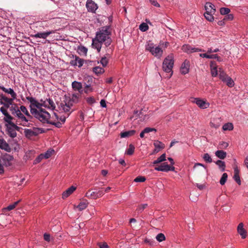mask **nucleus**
<instances>
[{
    "label": "nucleus",
    "mask_w": 248,
    "mask_h": 248,
    "mask_svg": "<svg viewBox=\"0 0 248 248\" xmlns=\"http://www.w3.org/2000/svg\"><path fill=\"white\" fill-rule=\"evenodd\" d=\"M27 98L30 100L31 113L35 118L43 124H49L58 128L62 126V124L60 122H56V121L58 120L57 114L54 113L51 116L45 108H41L40 107L41 105L39 104L38 101L31 97H27Z\"/></svg>",
    "instance_id": "nucleus-1"
},
{
    "label": "nucleus",
    "mask_w": 248,
    "mask_h": 248,
    "mask_svg": "<svg viewBox=\"0 0 248 248\" xmlns=\"http://www.w3.org/2000/svg\"><path fill=\"white\" fill-rule=\"evenodd\" d=\"M80 94H65L61 106L65 112H68L74 103L78 102Z\"/></svg>",
    "instance_id": "nucleus-2"
},
{
    "label": "nucleus",
    "mask_w": 248,
    "mask_h": 248,
    "mask_svg": "<svg viewBox=\"0 0 248 248\" xmlns=\"http://www.w3.org/2000/svg\"><path fill=\"white\" fill-rule=\"evenodd\" d=\"M109 29L110 27L109 26L101 27L99 30L96 32L95 37L102 43L106 42L105 45L106 46H109L111 42L109 37L111 34Z\"/></svg>",
    "instance_id": "nucleus-3"
},
{
    "label": "nucleus",
    "mask_w": 248,
    "mask_h": 248,
    "mask_svg": "<svg viewBox=\"0 0 248 248\" xmlns=\"http://www.w3.org/2000/svg\"><path fill=\"white\" fill-rule=\"evenodd\" d=\"M174 65V57L172 54L169 55L163 61L162 69L167 74L166 78H170L172 75Z\"/></svg>",
    "instance_id": "nucleus-4"
},
{
    "label": "nucleus",
    "mask_w": 248,
    "mask_h": 248,
    "mask_svg": "<svg viewBox=\"0 0 248 248\" xmlns=\"http://www.w3.org/2000/svg\"><path fill=\"white\" fill-rule=\"evenodd\" d=\"M145 50L149 51L153 56L160 59L163 55V50L159 46H155L154 43L149 41L145 46Z\"/></svg>",
    "instance_id": "nucleus-5"
},
{
    "label": "nucleus",
    "mask_w": 248,
    "mask_h": 248,
    "mask_svg": "<svg viewBox=\"0 0 248 248\" xmlns=\"http://www.w3.org/2000/svg\"><path fill=\"white\" fill-rule=\"evenodd\" d=\"M12 113L18 117L19 119L20 120V122L21 123V124L24 126H28V122L30 121V119L27 117H25L19 109H15L14 111H13Z\"/></svg>",
    "instance_id": "nucleus-6"
},
{
    "label": "nucleus",
    "mask_w": 248,
    "mask_h": 248,
    "mask_svg": "<svg viewBox=\"0 0 248 248\" xmlns=\"http://www.w3.org/2000/svg\"><path fill=\"white\" fill-rule=\"evenodd\" d=\"M191 101L196 103L199 108L202 109L206 108L209 106V104L206 100L199 98H192Z\"/></svg>",
    "instance_id": "nucleus-7"
},
{
    "label": "nucleus",
    "mask_w": 248,
    "mask_h": 248,
    "mask_svg": "<svg viewBox=\"0 0 248 248\" xmlns=\"http://www.w3.org/2000/svg\"><path fill=\"white\" fill-rule=\"evenodd\" d=\"M12 98H9L5 96L2 95L0 100V104H3L6 108H8L10 105L13 103V100L16 97V94H11Z\"/></svg>",
    "instance_id": "nucleus-8"
},
{
    "label": "nucleus",
    "mask_w": 248,
    "mask_h": 248,
    "mask_svg": "<svg viewBox=\"0 0 248 248\" xmlns=\"http://www.w3.org/2000/svg\"><path fill=\"white\" fill-rule=\"evenodd\" d=\"M13 158H14L13 156L7 154L3 155L1 158L0 157V159H1V164L3 169L4 166L8 167L11 165V161L13 159Z\"/></svg>",
    "instance_id": "nucleus-9"
},
{
    "label": "nucleus",
    "mask_w": 248,
    "mask_h": 248,
    "mask_svg": "<svg viewBox=\"0 0 248 248\" xmlns=\"http://www.w3.org/2000/svg\"><path fill=\"white\" fill-rule=\"evenodd\" d=\"M86 8L89 12L95 13L98 6L92 0H87L86 3Z\"/></svg>",
    "instance_id": "nucleus-10"
},
{
    "label": "nucleus",
    "mask_w": 248,
    "mask_h": 248,
    "mask_svg": "<svg viewBox=\"0 0 248 248\" xmlns=\"http://www.w3.org/2000/svg\"><path fill=\"white\" fill-rule=\"evenodd\" d=\"M55 32V31L51 30L49 31H46L45 32H37V33L33 35L32 36L35 38H43L46 39L50 34L54 33Z\"/></svg>",
    "instance_id": "nucleus-11"
},
{
    "label": "nucleus",
    "mask_w": 248,
    "mask_h": 248,
    "mask_svg": "<svg viewBox=\"0 0 248 248\" xmlns=\"http://www.w3.org/2000/svg\"><path fill=\"white\" fill-rule=\"evenodd\" d=\"M189 70V62L187 60H185L182 64L180 69L181 73L185 75L188 73Z\"/></svg>",
    "instance_id": "nucleus-12"
},
{
    "label": "nucleus",
    "mask_w": 248,
    "mask_h": 248,
    "mask_svg": "<svg viewBox=\"0 0 248 248\" xmlns=\"http://www.w3.org/2000/svg\"><path fill=\"white\" fill-rule=\"evenodd\" d=\"M0 149L3 150L7 152L11 151V148L7 142L3 139L0 138Z\"/></svg>",
    "instance_id": "nucleus-13"
},
{
    "label": "nucleus",
    "mask_w": 248,
    "mask_h": 248,
    "mask_svg": "<svg viewBox=\"0 0 248 248\" xmlns=\"http://www.w3.org/2000/svg\"><path fill=\"white\" fill-rule=\"evenodd\" d=\"M103 43L98 40V39H96V37L93 38L92 40V47L95 49H96L97 51L99 52L100 51L102 44Z\"/></svg>",
    "instance_id": "nucleus-14"
},
{
    "label": "nucleus",
    "mask_w": 248,
    "mask_h": 248,
    "mask_svg": "<svg viewBox=\"0 0 248 248\" xmlns=\"http://www.w3.org/2000/svg\"><path fill=\"white\" fill-rule=\"evenodd\" d=\"M83 60L78 56H75V59L70 62V64L73 66L78 65L79 67H81L83 64Z\"/></svg>",
    "instance_id": "nucleus-15"
},
{
    "label": "nucleus",
    "mask_w": 248,
    "mask_h": 248,
    "mask_svg": "<svg viewBox=\"0 0 248 248\" xmlns=\"http://www.w3.org/2000/svg\"><path fill=\"white\" fill-rule=\"evenodd\" d=\"M206 10L205 13L215 14L216 13V9L215 6L211 2H208L205 3L204 6Z\"/></svg>",
    "instance_id": "nucleus-16"
},
{
    "label": "nucleus",
    "mask_w": 248,
    "mask_h": 248,
    "mask_svg": "<svg viewBox=\"0 0 248 248\" xmlns=\"http://www.w3.org/2000/svg\"><path fill=\"white\" fill-rule=\"evenodd\" d=\"M243 226V223H239L237 227V232L241 235L242 238L244 239L247 236V232L244 229Z\"/></svg>",
    "instance_id": "nucleus-17"
},
{
    "label": "nucleus",
    "mask_w": 248,
    "mask_h": 248,
    "mask_svg": "<svg viewBox=\"0 0 248 248\" xmlns=\"http://www.w3.org/2000/svg\"><path fill=\"white\" fill-rule=\"evenodd\" d=\"M76 189V187L72 186L65 191L62 194V198L64 199L69 196Z\"/></svg>",
    "instance_id": "nucleus-18"
},
{
    "label": "nucleus",
    "mask_w": 248,
    "mask_h": 248,
    "mask_svg": "<svg viewBox=\"0 0 248 248\" xmlns=\"http://www.w3.org/2000/svg\"><path fill=\"white\" fill-rule=\"evenodd\" d=\"M13 119V117H12L9 113L5 115V117L3 118L4 121L7 123L10 126L15 127L16 128H18V127L12 121Z\"/></svg>",
    "instance_id": "nucleus-19"
},
{
    "label": "nucleus",
    "mask_w": 248,
    "mask_h": 248,
    "mask_svg": "<svg viewBox=\"0 0 248 248\" xmlns=\"http://www.w3.org/2000/svg\"><path fill=\"white\" fill-rule=\"evenodd\" d=\"M72 88L75 91H78L79 93L82 91V85L81 82L74 81L72 83Z\"/></svg>",
    "instance_id": "nucleus-20"
},
{
    "label": "nucleus",
    "mask_w": 248,
    "mask_h": 248,
    "mask_svg": "<svg viewBox=\"0 0 248 248\" xmlns=\"http://www.w3.org/2000/svg\"><path fill=\"white\" fill-rule=\"evenodd\" d=\"M233 179L238 185H241V180L239 176V170H238L237 166L234 167Z\"/></svg>",
    "instance_id": "nucleus-21"
},
{
    "label": "nucleus",
    "mask_w": 248,
    "mask_h": 248,
    "mask_svg": "<svg viewBox=\"0 0 248 248\" xmlns=\"http://www.w3.org/2000/svg\"><path fill=\"white\" fill-rule=\"evenodd\" d=\"M135 133L136 131L135 130L124 131L120 133V137L121 138H128L133 136Z\"/></svg>",
    "instance_id": "nucleus-22"
},
{
    "label": "nucleus",
    "mask_w": 248,
    "mask_h": 248,
    "mask_svg": "<svg viewBox=\"0 0 248 248\" xmlns=\"http://www.w3.org/2000/svg\"><path fill=\"white\" fill-rule=\"evenodd\" d=\"M18 128H16L15 127H12V126L7 127V131L8 134L11 138H15L16 136V129L18 130Z\"/></svg>",
    "instance_id": "nucleus-23"
},
{
    "label": "nucleus",
    "mask_w": 248,
    "mask_h": 248,
    "mask_svg": "<svg viewBox=\"0 0 248 248\" xmlns=\"http://www.w3.org/2000/svg\"><path fill=\"white\" fill-rule=\"evenodd\" d=\"M162 166V171H169L170 170L174 171L175 168L173 166H170L167 162H164L161 164Z\"/></svg>",
    "instance_id": "nucleus-24"
},
{
    "label": "nucleus",
    "mask_w": 248,
    "mask_h": 248,
    "mask_svg": "<svg viewBox=\"0 0 248 248\" xmlns=\"http://www.w3.org/2000/svg\"><path fill=\"white\" fill-rule=\"evenodd\" d=\"M183 49L185 51H186L188 53L201 51V49H200L192 48L189 46H183Z\"/></svg>",
    "instance_id": "nucleus-25"
},
{
    "label": "nucleus",
    "mask_w": 248,
    "mask_h": 248,
    "mask_svg": "<svg viewBox=\"0 0 248 248\" xmlns=\"http://www.w3.org/2000/svg\"><path fill=\"white\" fill-rule=\"evenodd\" d=\"M86 197L91 199H96V191H93L91 190H88L86 193Z\"/></svg>",
    "instance_id": "nucleus-26"
},
{
    "label": "nucleus",
    "mask_w": 248,
    "mask_h": 248,
    "mask_svg": "<svg viewBox=\"0 0 248 248\" xmlns=\"http://www.w3.org/2000/svg\"><path fill=\"white\" fill-rule=\"evenodd\" d=\"M216 155L221 159H223L226 157V152L223 150H217L215 153Z\"/></svg>",
    "instance_id": "nucleus-27"
},
{
    "label": "nucleus",
    "mask_w": 248,
    "mask_h": 248,
    "mask_svg": "<svg viewBox=\"0 0 248 248\" xmlns=\"http://www.w3.org/2000/svg\"><path fill=\"white\" fill-rule=\"evenodd\" d=\"M217 121H220L219 118L213 119L210 123V125L211 127L217 128L220 126V124L217 122Z\"/></svg>",
    "instance_id": "nucleus-28"
},
{
    "label": "nucleus",
    "mask_w": 248,
    "mask_h": 248,
    "mask_svg": "<svg viewBox=\"0 0 248 248\" xmlns=\"http://www.w3.org/2000/svg\"><path fill=\"white\" fill-rule=\"evenodd\" d=\"M219 78L223 81L228 77L224 71L220 68L218 70Z\"/></svg>",
    "instance_id": "nucleus-29"
},
{
    "label": "nucleus",
    "mask_w": 248,
    "mask_h": 248,
    "mask_svg": "<svg viewBox=\"0 0 248 248\" xmlns=\"http://www.w3.org/2000/svg\"><path fill=\"white\" fill-rule=\"evenodd\" d=\"M215 163L218 166L221 171L225 170L226 165L224 161L218 160Z\"/></svg>",
    "instance_id": "nucleus-30"
},
{
    "label": "nucleus",
    "mask_w": 248,
    "mask_h": 248,
    "mask_svg": "<svg viewBox=\"0 0 248 248\" xmlns=\"http://www.w3.org/2000/svg\"><path fill=\"white\" fill-rule=\"evenodd\" d=\"M20 108L21 112L24 113L27 116V117L31 120L32 118V116L30 115L26 108L24 106H21Z\"/></svg>",
    "instance_id": "nucleus-31"
},
{
    "label": "nucleus",
    "mask_w": 248,
    "mask_h": 248,
    "mask_svg": "<svg viewBox=\"0 0 248 248\" xmlns=\"http://www.w3.org/2000/svg\"><path fill=\"white\" fill-rule=\"evenodd\" d=\"M156 131V129L155 128H150V127H146L145 128L140 134V137L141 138H143L144 136V134L145 133H148L151 131Z\"/></svg>",
    "instance_id": "nucleus-32"
},
{
    "label": "nucleus",
    "mask_w": 248,
    "mask_h": 248,
    "mask_svg": "<svg viewBox=\"0 0 248 248\" xmlns=\"http://www.w3.org/2000/svg\"><path fill=\"white\" fill-rule=\"evenodd\" d=\"M166 160V154H162L160 157L157 158V159L155 160L153 162L154 164H157L158 163H160L163 161H164Z\"/></svg>",
    "instance_id": "nucleus-33"
},
{
    "label": "nucleus",
    "mask_w": 248,
    "mask_h": 248,
    "mask_svg": "<svg viewBox=\"0 0 248 248\" xmlns=\"http://www.w3.org/2000/svg\"><path fill=\"white\" fill-rule=\"evenodd\" d=\"M93 72L96 75L102 74L104 72V69L99 66H96L93 68Z\"/></svg>",
    "instance_id": "nucleus-34"
},
{
    "label": "nucleus",
    "mask_w": 248,
    "mask_h": 248,
    "mask_svg": "<svg viewBox=\"0 0 248 248\" xmlns=\"http://www.w3.org/2000/svg\"><path fill=\"white\" fill-rule=\"evenodd\" d=\"M223 82L226 83L230 87H232L234 85V81L232 78L229 77H228Z\"/></svg>",
    "instance_id": "nucleus-35"
},
{
    "label": "nucleus",
    "mask_w": 248,
    "mask_h": 248,
    "mask_svg": "<svg viewBox=\"0 0 248 248\" xmlns=\"http://www.w3.org/2000/svg\"><path fill=\"white\" fill-rule=\"evenodd\" d=\"M88 205V202H80V203L78 205L77 208L79 209L80 211H82L84 209H85Z\"/></svg>",
    "instance_id": "nucleus-36"
},
{
    "label": "nucleus",
    "mask_w": 248,
    "mask_h": 248,
    "mask_svg": "<svg viewBox=\"0 0 248 248\" xmlns=\"http://www.w3.org/2000/svg\"><path fill=\"white\" fill-rule=\"evenodd\" d=\"M223 129L226 130H232L233 128V124L232 123H227L224 124L222 127Z\"/></svg>",
    "instance_id": "nucleus-37"
},
{
    "label": "nucleus",
    "mask_w": 248,
    "mask_h": 248,
    "mask_svg": "<svg viewBox=\"0 0 248 248\" xmlns=\"http://www.w3.org/2000/svg\"><path fill=\"white\" fill-rule=\"evenodd\" d=\"M200 56L202 58H206L208 59H216L217 54L208 55L206 53L200 54Z\"/></svg>",
    "instance_id": "nucleus-38"
},
{
    "label": "nucleus",
    "mask_w": 248,
    "mask_h": 248,
    "mask_svg": "<svg viewBox=\"0 0 248 248\" xmlns=\"http://www.w3.org/2000/svg\"><path fill=\"white\" fill-rule=\"evenodd\" d=\"M134 150H135L134 146L131 144L129 145L128 149L126 151L125 153L127 155H132L134 153Z\"/></svg>",
    "instance_id": "nucleus-39"
},
{
    "label": "nucleus",
    "mask_w": 248,
    "mask_h": 248,
    "mask_svg": "<svg viewBox=\"0 0 248 248\" xmlns=\"http://www.w3.org/2000/svg\"><path fill=\"white\" fill-rule=\"evenodd\" d=\"M154 145L156 148H158L159 149H163L165 147V145L163 143L158 140L155 141Z\"/></svg>",
    "instance_id": "nucleus-40"
},
{
    "label": "nucleus",
    "mask_w": 248,
    "mask_h": 248,
    "mask_svg": "<svg viewBox=\"0 0 248 248\" xmlns=\"http://www.w3.org/2000/svg\"><path fill=\"white\" fill-rule=\"evenodd\" d=\"M227 178H228V174L226 173H224L222 174L221 178L219 181L220 185H224L225 184V183L227 180Z\"/></svg>",
    "instance_id": "nucleus-41"
},
{
    "label": "nucleus",
    "mask_w": 248,
    "mask_h": 248,
    "mask_svg": "<svg viewBox=\"0 0 248 248\" xmlns=\"http://www.w3.org/2000/svg\"><path fill=\"white\" fill-rule=\"evenodd\" d=\"M156 239L159 242L165 240L166 237L163 233H159L155 237Z\"/></svg>",
    "instance_id": "nucleus-42"
},
{
    "label": "nucleus",
    "mask_w": 248,
    "mask_h": 248,
    "mask_svg": "<svg viewBox=\"0 0 248 248\" xmlns=\"http://www.w3.org/2000/svg\"><path fill=\"white\" fill-rule=\"evenodd\" d=\"M0 89L5 93H15L14 90L11 88L7 89L3 86L0 84Z\"/></svg>",
    "instance_id": "nucleus-43"
},
{
    "label": "nucleus",
    "mask_w": 248,
    "mask_h": 248,
    "mask_svg": "<svg viewBox=\"0 0 248 248\" xmlns=\"http://www.w3.org/2000/svg\"><path fill=\"white\" fill-rule=\"evenodd\" d=\"M214 14L205 13L204 14L205 18L209 21H212L214 20L213 15Z\"/></svg>",
    "instance_id": "nucleus-44"
},
{
    "label": "nucleus",
    "mask_w": 248,
    "mask_h": 248,
    "mask_svg": "<svg viewBox=\"0 0 248 248\" xmlns=\"http://www.w3.org/2000/svg\"><path fill=\"white\" fill-rule=\"evenodd\" d=\"M78 51L79 53L86 55L87 54L88 49L85 46H80L78 47Z\"/></svg>",
    "instance_id": "nucleus-45"
},
{
    "label": "nucleus",
    "mask_w": 248,
    "mask_h": 248,
    "mask_svg": "<svg viewBox=\"0 0 248 248\" xmlns=\"http://www.w3.org/2000/svg\"><path fill=\"white\" fill-rule=\"evenodd\" d=\"M139 29L142 31H146L148 30L149 27L146 23H142L140 25Z\"/></svg>",
    "instance_id": "nucleus-46"
},
{
    "label": "nucleus",
    "mask_w": 248,
    "mask_h": 248,
    "mask_svg": "<svg viewBox=\"0 0 248 248\" xmlns=\"http://www.w3.org/2000/svg\"><path fill=\"white\" fill-rule=\"evenodd\" d=\"M84 84H90V85L92 86V84L93 83V79L92 77L90 76H87L84 78Z\"/></svg>",
    "instance_id": "nucleus-47"
},
{
    "label": "nucleus",
    "mask_w": 248,
    "mask_h": 248,
    "mask_svg": "<svg viewBox=\"0 0 248 248\" xmlns=\"http://www.w3.org/2000/svg\"><path fill=\"white\" fill-rule=\"evenodd\" d=\"M84 91L85 93H86L87 92H93V90L92 87L91 85H90V84H84Z\"/></svg>",
    "instance_id": "nucleus-48"
},
{
    "label": "nucleus",
    "mask_w": 248,
    "mask_h": 248,
    "mask_svg": "<svg viewBox=\"0 0 248 248\" xmlns=\"http://www.w3.org/2000/svg\"><path fill=\"white\" fill-rule=\"evenodd\" d=\"M54 150H48L44 154V157L47 159L50 157L54 153Z\"/></svg>",
    "instance_id": "nucleus-49"
},
{
    "label": "nucleus",
    "mask_w": 248,
    "mask_h": 248,
    "mask_svg": "<svg viewBox=\"0 0 248 248\" xmlns=\"http://www.w3.org/2000/svg\"><path fill=\"white\" fill-rule=\"evenodd\" d=\"M229 146V144L225 141H221L219 142L218 148L220 149H226Z\"/></svg>",
    "instance_id": "nucleus-50"
},
{
    "label": "nucleus",
    "mask_w": 248,
    "mask_h": 248,
    "mask_svg": "<svg viewBox=\"0 0 248 248\" xmlns=\"http://www.w3.org/2000/svg\"><path fill=\"white\" fill-rule=\"evenodd\" d=\"M230 12V9L228 8L222 7L220 9V13L222 15L228 14Z\"/></svg>",
    "instance_id": "nucleus-51"
},
{
    "label": "nucleus",
    "mask_w": 248,
    "mask_h": 248,
    "mask_svg": "<svg viewBox=\"0 0 248 248\" xmlns=\"http://www.w3.org/2000/svg\"><path fill=\"white\" fill-rule=\"evenodd\" d=\"M48 108L54 109L55 108V105L53 100L50 98L47 99Z\"/></svg>",
    "instance_id": "nucleus-52"
},
{
    "label": "nucleus",
    "mask_w": 248,
    "mask_h": 248,
    "mask_svg": "<svg viewBox=\"0 0 248 248\" xmlns=\"http://www.w3.org/2000/svg\"><path fill=\"white\" fill-rule=\"evenodd\" d=\"M203 158L206 162L211 163L212 162V158H211L209 155L207 153H206L204 155Z\"/></svg>",
    "instance_id": "nucleus-53"
},
{
    "label": "nucleus",
    "mask_w": 248,
    "mask_h": 248,
    "mask_svg": "<svg viewBox=\"0 0 248 248\" xmlns=\"http://www.w3.org/2000/svg\"><path fill=\"white\" fill-rule=\"evenodd\" d=\"M211 66V74L213 77H216L218 73V70H217L216 67H213L212 65Z\"/></svg>",
    "instance_id": "nucleus-54"
},
{
    "label": "nucleus",
    "mask_w": 248,
    "mask_h": 248,
    "mask_svg": "<svg viewBox=\"0 0 248 248\" xmlns=\"http://www.w3.org/2000/svg\"><path fill=\"white\" fill-rule=\"evenodd\" d=\"M41 103L39 102V104L41 105L40 106L41 107V108H43V107L48 108V102H47V99H46L45 101L41 100Z\"/></svg>",
    "instance_id": "nucleus-55"
},
{
    "label": "nucleus",
    "mask_w": 248,
    "mask_h": 248,
    "mask_svg": "<svg viewBox=\"0 0 248 248\" xmlns=\"http://www.w3.org/2000/svg\"><path fill=\"white\" fill-rule=\"evenodd\" d=\"M44 154H42L41 155H40L39 156H38L37 157H36L35 158V159L34 160V162H33V164H36L38 163H39L43 158H44Z\"/></svg>",
    "instance_id": "nucleus-56"
},
{
    "label": "nucleus",
    "mask_w": 248,
    "mask_h": 248,
    "mask_svg": "<svg viewBox=\"0 0 248 248\" xmlns=\"http://www.w3.org/2000/svg\"><path fill=\"white\" fill-rule=\"evenodd\" d=\"M100 63L103 67H105L107 65L108 63V60L106 57H102L100 60Z\"/></svg>",
    "instance_id": "nucleus-57"
},
{
    "label": "nucleus",
    "mask_w": 248,
    "mask_h": 248,
    "mask_svg": "<svg viewBox=\"0 0 248 248\" xmlns=\"http://www.w3.org/2000/svg\"><path fill=\"white\" fill-rule=\"evenodd\" d=\"M18 201L15 202L13 204H10L9 206H8L6 208V209L8 211L12 210L14 209L16 206L17 205V204L18 203Z\"/></svg>",
    "instance_id": "nucleus-58"
},
{
    "label": "nucleus",
    "mask_w": 248,
    "mask_h": 248,
    "mask_svg": "<svg viewBox=\"0 0 248 248\" xmlns=\"http://www.w3.org/2000/svg\"><path fill=\"white\" fill-rule=\"evenodd\" d=\"M146 180L144 176H138L134 179L135 182H143Z\"/></svg>",
    "instance_id": "nucleus-59"
},
{
    "label": "nucleus",
    "mask_w": 248,
    "mask_h": 248,
    "mask_svg": "<svg viewBox=\"0 0 248 248\" xmlns=\"http://www.w3.org/2000/svg\"><path fill=\"white\" fill-rule=\"evenodd\" d=\"M25 133L27 136H33L35 134L33 133V131L31 129H25Z\"/></svg>",
    "instance_id": "nucleus-60"
},
{
    "label": "nucleus",
    "mask_w": 248,
    "mask_h": 248,
    "mask_svg": "<svg viewBox=\"0 0 248 248\" xmlns=\"http://www.w3.org/2000/svg\"><path fill=\"white\" fill-rule=\"evenodd\" d=\"M97 199L102 197L104 194V192L103 190V188L99 189L98 191H96Z\"/></svg>",
    "instance_id": "nucleus-61"
},
{
    "label": "nucleus",
    "mask_w": 248,
    "mask_h": 248,
    "mask_svg": "<svg viewBox=\"0 0 248 248\" xmlns=\"http://www.w3.org/2000/svg\"><path fill=\"white\" fill-rule=\"evenodd\" d=\"M33 131V133L34 134H35V135H34V136L37 135L39 133H42L43 132H44V130L42 128H36L34 129Z\"/></svg>",
    "instance_id": "nucleus-62"
},
{
    "label": "nucleus",
    "mask_w": 248,
    "mask_h": 248,
    "mask_svg": "<svg viewBox=\"0 0 248 248\" xmlns=\"http://www.w3.org/2000/svg\"><path fill=\"white\" fill-rule=\"evenodd\" d=\"M98 246L100 248H108V246L106 242L104 243H98Z\"/></svg>",
    "instance_id": "nucleus-63"
},
{
    "label": "nucleus",
    "mask_w": 248,
    "mask_h": 248,
    "mask_svg": "<svg viewBox=\"0 0 248 248\" xmlns=\"http://www.w3.org/2000/svg\"><path fill=\"white\" fill-rule=\"evenodd\" d=\"M147 204H143L140 205L138 208H137V210L141 212L145 208H146L147 206Z\"/></svg>",
    "instance_id": "nucleus-64"
}]
</instances>
